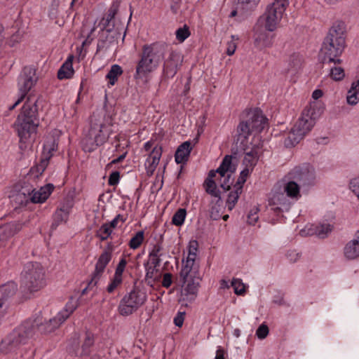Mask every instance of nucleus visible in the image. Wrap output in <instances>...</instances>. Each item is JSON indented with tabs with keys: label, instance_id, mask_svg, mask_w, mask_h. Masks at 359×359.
<instances>
[{
	"label": "nucleus",
	"instance_id": "58836bf2",
	"mask_svg": "<svg viewBox=\"0 0 359 359\" xmlns=\"http://www.w3.org/2000/svg\"><path fill=\"white\" fill-rule=\"evenodd\" d=\"M144 241V232L140 231L135 233L130 241L129 246L130 248L135 250L138 248Z\"/></svg>",
	"mask_w": 359,
	"mask_h": 359
},
{
	"label": "nucleus",
	"instance_id": "6ab92c4d",
	"mask_svg": "<svg viewBox=\"0 0 359 359\" xmlns=\"http://www.w3.org/2000/svg\"><path fill=\"white\" fill-rule=\"evenodd\" d=\"M162 152L161 146L156 145L152 148L145 161V169L148 175L151 176L154 174L159 163Z\"/></svg>",
	"mask_w": 359,
	"mask_h": 359
},
{
	"label": "nucleus",
	"instance_id": "864d4df0",
	"mask_svg": "<svg viewBox=\"0 0 359 359\" xmlns=\"http://www.w3.org/2000/svg\"><path fill=\"white\" fill-rule=\"evenodd\" d=\"M236 40H238V38H236L234 36H232L231 40L228 42L226 48L227 55H231L234 53L236 48Z\"/></svg>",
	"mask_w": 359,
	"mask_h": 359
},
{
	"label": "nucleus",
	"instance_id": "4468645a",
	"mask_svg": "<svg viewBox=\"0 0 359 359\" xmlns=\"http://www.w3.org/2000/svg\"><path fill=\"white\" fill-rule=\"evenodd\" d=\"M267 125V118L259 109L248 111V135L254 133L259 134Z\"/></svg>",
	"mask_w": 359,
	"mask_h": 359
},
{
	"label": "nucleus",
	"instance_id": "79ce46f5",
	"mask_svg": "<svg viewBox=\"0 0 359 359\" xmlns=\"http://www.w3.org/2000/svg\"><path fill=\"white\" fill-rule=\"evenodd\" d=\"M175 35L179 42L184 41L190 36L189 27L184 25L183 27L179 28L177 29Z\"/></svg>",
	"mask_w": 359,
	"mask_h": 359
},
{
	"label": "nucleus",
	"instance_id": "9b49d317",
	"mask_svg": "<svg viewBox=\"0 0 359 359\" xmlns=\"http://www.w3.org/2000/svg\"><path fill=\"white\" fill-rule=\"evenodd\" d=\"M57 139L58 135H50L46 137V142L43 146V158L39 165L32 169L34 172L36 170L37 172L41 174L48 164V160L52 156L53 153L56 151L57 148Z\"/></svg>",
	"mask_w": 359,
	"mask_h": 359
},
{
	"label": "nucleus",
	"instance_id": "13d9d810",
	"mask_svg": "<svg viewBox=\"0 0 359 359\" xmlns=\"http://www.w3.org/2000/svg\"><path fill=\"white\" fill-rule=\"evenodd\" d=\"M126 259H121L117 267H116V271H115V274L116 276H120V277H122V274H123V272L126 268Z\"/></svg>",
	"mask_w": 359,
	"mask_h": 359
},
{
	"label": "nucleus",
	"instance_id": "dca6fc26",
	"mask_svg": "<svg viewBox=\"0 0 359 359\" xmlns=\"http://www.w3.org/2000/svg\"><path fill=\"white\" fill-rule=\"evenodd\" d=\"M158 68L152 60L148 57L142 52L141 58L137 64L135 77L136 79H143L148 76L151 73Z\"/></svg>",
	"mask_w": 359,
	"mask_h": 359
},
{
	"label": "nucleus",
	"instance_id": "f704fd0d",
	"mask_svg": "<svg viewBox=\"0 0 359 359\" xmlns=\"http://www.w3.org/2000/svg\"><path fill=\"white\" fill-rule=\"evenodd\" d=\"M337 62H334L336 65ZM329 75L330 78L335 81H342L346 76L344 67L339 65H334L330 68Z\"/></svg>",
	"mask_w": 359,
	"mask_h": 359
},
{
	"label": "nucleus",
	"instance_id": "393cba45",
	"mask_svg": "<svg viewBox=\"0 0 359 359\" xmlns=\"http://www.w3.org/2000/svg\"><path fill=\"white\" fill-rule=\"evenodd\" d=\"M192 147L189 142H184L177 148L175 155V160L178 164L184 163L188 161Z\"/></svg>",
	"mask_w": 359,
	"mask_h": 359
},
{
	"label": "nucleus",
	"instance_id": "774afa93",
	"mask_svg": "<svg viewBox=\"0 0 359 359\" xmlns=\"http://www.w3.org/2000/svg\"><path fill=\"white\" fill-rule=\"evenodd\" d=\"M152 148V143L151 142H147L144 145V149L145 151H149Z\"/></svg>",
	"mask_w": 359,
	"mask_h": 359
},
{
	"label": "nucleus",
	"instance_id": "4d7b16f0",
	"mask_svg": "<svg viewBox=\"0 0 359 359\" xmlns=\"http://www.w3.org/2000/svg\"><path fill=\"white\" fill-rule=\"evenodd\" d=\"M126 219L121 215H116V217L109 223H107L111 226V229H114L118 225L119 223L123 224Z\"/></svg>",
	"mask_w": 359,
	"mask_h": 359
},
{
	"label": "nucleus",
	"instance_id": "bb28decb",
	"mask_svg": "<svg viewBox=\"0 0 359 359\" xmlns=\"http://www.w3.org/2000/svg\"><path fill=\"white\" fill-rule=\"evenodd\" d=\"M343 253L344 257L348 260H355L359 258V244L353 238L346 244Z\"/></svg>",
	"mask_w": 359,
	"mask_h": 359
},
{
	"label": "nucleus",
	"instance_id": "7c9ffc66",
	"mask_svg": "<svg viewBox=\"0 0 359 359\" xmlns=\"http://www.w3.org/2000/svg\"><path fill=\"white\" fill-rule=\"evenodd\" d=\"M195 263V260L186 259L183 260L182 268L180 271V277L182 280H192L196 279L195 273L193 271V267Z\"/></svg>",
	"mask_w": 359,
	"mask_h": 359
},
{
	"label": "nucleus",
	"instance_id": "2eb2a0df",
	"mask_svg": "<svg viewBox=\"0 0 359 359\" xmlns=\"http://www.w3.org/2000/svg\"><path fill=\"white\" fill-rule=\"evenodd\" d=\"M269 205L274 211L289 210L291 202L284 192L272 191L269 198Z\"/></svg>",
	"mask_w": 359,
	"mask_h": 359
},
{
	"label": "nucleus",
	"instance_id": "6e6d98bb",
	"mask_svg": "<svg viewBox=\"0 0 359 359\" xmlns=\"http://www.w3.org/2000/svg\"><path fill=\"white\" fill-rule=\"evenodd\" d=\"M259 156V150L258 148H256L250 153H248V163L252 161L251 165H255L258 160Z\"/></svg>",
	"mask_w": 359,
	"mask_h": 359
},
{
	"label": "nucleus",
	"instance_id": "ea45409f",
	"mask_svg": "<svg viewBox=\"0 0 359 359\" xmlns=\"http://www.w3.org/2000/svg\"><path fill=\"white\" fill-rule=\"evenodd\" d=\"M186 215L187 212L184 209H179L172 217V223L176 226H181L184 222Z\"/></svg>",
	"mask_w": 359,
	"mask_h": 359
},
{
	"label": "nucleus",
	"instance_id": "8fccbe9b",
	"mask_svg": "<svg viewBox=\"0 0 359 359\" xmlns=\"http://www.w3.org/2000/svg\"><path fill=\"white\" fill-rule=\"evenodd\" d=\"M269 330L267 325L262 324L256 330V336L259 339H265L269 334Z\"/></svg>",
	"mask_w": 359,
	"mask_h": 359
},
{
	"label": "nucleus",
	"instance_id": "cd10ccee",
	"mask_svg": "<svg viewBox=\"0 0 359 359\" xmlns=\"http://www.w3.org/2000/svg\"><path fill=\"white\" fill-rule=\"evenodd\" d=\"M236 144L238 149L245 151L247 147V123L241 122L237 128Z\"/></svg>",
	"mask_w": 359,
	"mask_h": 359
},
{
	"label": "nucleus",
	"instance_id": "e433bc0d",
	"mask_svg": "<svg viewBox=\"0 0 359 359\" xmlns=\"http://www.w3.org/2000/svg\"><path fill=\"white\" fill-rule=\"evenodd\" d=\"M113 232V230L111 229V226L109 224L105 223L103 224L97 230L96 236L101 240V241H105L107 238H109L111 233Z\"/></svg>",
	"mask_w": 359,
	"mask_h": 359
},
{
	"label": "nucleus",
	"instance_id": "338daca9",
	"mask_svg": "<svg viewBox=\"0 0 359 359\" xmlns=\"http://www.w3.org/2000/svg\"><path fill=\"white\" fill-rule=\"evenodd\" d=\"M4 39V27L0 25V46L2 44Z\"/></svg>",
	"mask_w": 359,
	"mask_h": 359
},
{
	"label": "nucleus",
	"instance_id": "5701e85b",
	"mask_svg": "<svg viewBox=\"0 0 359 359\" xmlns=\"http://www.w3.org/2000/svg\"><path fill=\"white\" fill-rule=\"evenodd\" d=\"M219 177H217V173L214 171H210L208 179L205 180L204 186L206 191L211 196L217 198L220 200L219 191L217 187V182H218Z\"/></svg>",
	"mask_w": 359,
	"mask_h": 359
},
{
	"label": "nucleus",
	"instance_id": "de8ad7c7",
	"mask_svg": "<svg viewBox=\"0 0 359 359\" xmlns=\"http://www.w3.org/2000/svg\"><path fill=\"white\" fill-rule=\"evenodd\" d=\"M348 187L350 191L359 201V178L352 179L349 182Z\"/></svg>",
	"mask_w": 359,
	"mask_h": 359
},
{
	"label": "nucleus",
	"instance_id": "6e6552de",
	"mask_svg": "<svg viewBox=\"0 0 359 359\" xmlns=\"http://www.w3.org/2000/svg\"><path fill=\"white\" fill-rule=\"evenodd\" d=\"M78 306L76 299L71 298L65 306L58 313L42 325V329L46 332H52L57 329L74 311Z\"/></svg>",
	"mask_w": 359,
	"mask_h": 359
},
{
	"label": "nucleus",
	"instance_id": "7ed1b4c3",
	"mask_svg": "<svg viewBox=\"0 0 359 359\" xmlns=\"http://www.w3.org/2000/svg\"><path fill=\"white\" fill-rule=\"evenodd\" d=\"M346 25L342 21H336L332 25L328 35L325 39L322 51L330 62L340 63L337 59L346 47Z\"/></svg>",
	"mask_w": 359,
	"mask_h": 359
},
{
	"label": "nucleus",
	"instance_id": "603ef678",
	"mask_svg": "<svg viewBox=\"0 0 359 359\" xmlns=\"http://www.w3.org/2000/svg\"><path fill=\"white\" fill-rule=\"evenodd\" d=\"M13 347L12 341L9 339H4L0 345V349L2 352L7 353Z\"/></svg>",
	"mask_w": 359,
	"mask_h": 359
},
{
	"label": "nucleus",
	"instance_id": "4c0bfd02",
	"mask_svg": "<svg viewBox=\"0 0 359 359\" xmlns=\"http://www.w3.org/2000/svg\"><path fill=\"white\" fill-rule=\"evenodd\" d=\"M332 229L333 226L330 223H323L316 226V236L325 238L332 231Z\"/></svg>",
	"mask_w": 359,
	"mask_h": 359
},
{
	"label": "nucleus",
	"instance_id": "f257e3e1",
	"mask_svg": "<svg viewBox=\"0 0 359 359\" xmlns=\"http://www.w3.org/2000/svg\"><path fill=\"white\" fill-rule=\"evenodd\" d=\"M324 112V107L316 103L309 104L302 111V114L295 123L285 142L287 146H294L309 133L313 127L316 121Z\"/></svg>",
	"mask_w": 359,
	"mask_h": 359
},
{
	"label": "nucleus",
	"instance_id": "4be33fe9",
	"mask_svg": "<svg viewBox=\"0 0 359 359\" xmlns=\"http://www.w3.org/2000/svg\"><path fill=\"white\" fill-rule=\"evenodd\" d=\"M274 36L266 32L257 33L255 37V45L259 49L271 47L273 43Z\"/></svg>",
	"mask_w": 359,
	"mask_h": 359
},
{
	"label": "nucleus",
	"instance_id": "a19ab883",
	"mask_svg": "<svg viewBox=\"0 0 359 359\" xmlns=\"http://www.w3.org/2000/svg\"><path fill=\"white\" fill-rule=\"evenodd\" d=\"M198 244L196 241H191L188 246V255L187 258L196 260L197 257Z\"/></svg>",
	"mask_w": 359,
	"mask_h": 359
},
{
	"label": "nucleus",
	"instance_id": "09e8293b",
	"mask_svg": "<svg viewBox=\"0 0 359 359\" xmlns=\"http://www.w3.org/2000/svg\"><path fill=\"white\" fill-rule=\"evenodd\" d=\"M259 210V208L257 205H254L252 207L250 215H248V219H250V220H248V224H255L257 222L259 218L257 213Z\"/></svg>",
	"mask_w": 359,
	"mask_h": 359
},
{
	"label": "nucleus",
	"instance_id": "a18cd8bd",
	"mask_svg": "<svg viewBox=\"0 0 359 359\" xmlns=\"http://www.w3.org/2000/svg\"><path fill=\"white\" fill-rule=\"evenodd\" d=\"M302 236L316 235V226L313 224H306L299 231Z\"/></svg>",
	"mask_w": 359,
	"mask_h": 359
},
{
	"label": "nucleus",
	"instance_id": "aec40b11",
	"mask_svg": "<svg viewBox=\"0 0 359 359\" xmlns=\"http://www.w3.org/2000/svg\"><path fill=\"white\" fill-rule=\"evenodd\" d=\"M80 348L79 349L75 348L74 344H70L68 347V351L69 353L76 356H83L88 355L90 352V348L94 343V338L92 334H88L85 336L84 339L79 342Z\"/></svg>",
	"mask_w": 359,
	"mask_h": 359
},
{
	"label": "nucleus",
	"instance_id": "20e7f679",
	"mask_svg": "<svg viewBox=\"0 0 359 359\" xmlns=\"http://www.w3.org/2000/svg\"><path fill=\"white\" fill-rule=\"evenodd\" d=\"M39 125L35 101L28 99L24 104L15 123V128L22 140L31 137Z\"/></svg>",
	"mask_w": 359,
	"mask_h": 359
},
{
	"label": "nucleus",
	"instance_id": "2f4dec72",
	"mask_svg": "<svg viewBox=\"0 0 359 359\" xmlns=\"http://www.w3.org/2000/svg\"><path fill=\"white\" fill-rule=\"evenodd\" d=\"M74 60L73 55H69L65 62L62 65L58 71L57 76L60 79L71 78L74 74V69L72 62Z\"/></svg>",
	"mask_w": 359,
	"mask_h": 359
},
{
	"label": "nucleus",
	"instance_id": "f03ea898",
	"mask_svg": "<svg viewBox=\"0 0 359 359\" xmlns=\"http://www.w3.org/2000/svg\"><path fill=\"white\" fill-rule=\"evenodd\" d=\"M111 126L109 117L94 114L90 121L89 131L82 141L83 149L90 152L104 144L112 132Z\"/></svg>",
	"mask_w": 359,
	"mask_h": 359
},
{
	"label": "nucleus",
	"instance_id": "a211bd4d",
	"mask_svg": "<svg viewBox=\"0 0 359 359\" xmlns=\"http://www.w3.org/2000/svg\"><path fill=\"white\" fill-rule=\"evenodd\" d=\"M162 152L161 146L156 145L152 148L145 161V169L148 175L151 176L154 174L159 163Z\"/></svg>",
	"mask_w": 359,
	"mask_h": 359
},
{
	"label": "nucleus",
	"instance_id": "72a5a7b5",
	"mask_svg": "<svg viewBox=\"0 0 359 359\" xmlns=\"http://www.w3.org/2000/svg\"><path fill=\"white\" fill-rule=\"evenodd\" d=\"M122 73V68L118 65H113L107 74L106 79L109 80L111 86H114L116 82L118 77L121 76Z\"/></svg>",
	"mask_w": 359,
	"mask_h": 359
},
{
	"label": "nucleus",
	"instance_id": "39448f33",
	"mask_svg": "<svg viewBox=\"0 0 359 359\" xmlns=\"http://www.w3.org/2000/svg\"><path fill=\"white\" fill-rule=\"evenodd\" d=\"M46 285V271L39 263L27 264L21 277V288L27 293L39 292Z\"/></svg>",
	"mask_w": 359,
	"mask_h": 359
},
{
	"label": "nucleus",
	"instance_id": "e2e57ef3",
	"mask_svg": "<svg viewBox=\"0 0 359 359\" xmlns=\"http://www.w3.org/2000/svg\"><path fill=\"white\" fill-rule=\"evenodd\" d=\"M287 257L290 262H295L299 259V255L296 251L293 250L288 252Z\"/></svg>",
	"mask_w": 359,
	"mask_h": 359
},
{
	"label": "nucleus",
	"instance_id": "9d476101",
	"mask_svg": "<svg viewBox=\"0 0 359 359\" xmlns=\"http://www.w3.org/2000/svg\"><path fill=\"white\" fill-rule=\"evenodd\" d=\"M199 285L198 279L183 280L179 302L186 306L192 303L197 297Z\"/></svg>",
	"mask_w": 359,
	"mask_h": 359
},
{
	"label": "nucleus",
	"instance_id": "5fc2aeb1",
	"mask_svg": "<svg viewBox=\"0 0 359 359\" xmlns=\"http://www.w3.org/2000/svg\"><path fill=\"white\" fill-rule=\"evenodd\" d=\"M247 180V172L244 170L241 172V175L238 179L236 184L235 187L237 190L241 191L243 184Z\"/></svg>",
	"mask_w": 359,
	"mask_h": 359
},
{
	"label": "nucleus",
	"instance_id": "0eeeda50",
	"mask_svg": "<svg viewBox=\"0 0 359 359\" xmlns=\"http://www.w3.org/2000/svg\"><path fill=\"white\" fill-rule=\"evenodd\" d=\"M146 299V293L135 289L123 298L118 306V312L121 316H129L141 306Z\"/></svg>",
	"mask_w": 359,
	"mask_h": 359
},
{
	"label": "nucleus",
	"instance_id": "3c124183",
	"mask_svg": "<svg viewBox=\"0 0 359 359\" xmlns=\"http://www.w3.org/2000/svg\"><path fill=\"white\" fill-rule=\"evenodd\" d=\"M122 282V277L114 275L113 280L107 287V291L112 292Z\"/></svg>",
	"mask_w": 359,
	"mask_h": 359
},
{
	"label": "nucleus",
	"instance_id": "37998d69",
	"mask_svg": "<svg viewBox=\"0 0 359 359\" xmlns=\"http://www.w3.org/2000/svg\"><path fill=\"white\" fill-rule=\"evenodd\" d=\"M241 192V191H238L237 189H236L235 191L230 192L226 201L229 210L233 209Z\"/></svg>",
	"mask_w": 359,
	"mask_h": 359
},
{
	"label": "nucleus",
	"instance_id": "052dcab7",
	"mask_svg": "<svg viewBox=\"0 0 359 359\" xmlns=\"http://www.w3.org/2000/svg\"><path fill=\"white\" fill-rule=\"evenodd\" d=\"M172 275L169 273H165L163 278L162 285L166 288L172 284Z\"/></svg>",
	"mask_w": 359,
	"mask_h": 359
},
{
	"label": "nucleus",
	"instance_id": "1a4fd4ad",
	"mask_svg": "<svg viewBox=\"0 0 359 359\" xmlns=\"http://www.w3.org/2000/svg\"><path fill=\"white\" fill-rule=\"evenodd\" d=\"M37 81L35 70L32 68H25L18 79V90L20 97L10 109H13L25 98L27 93L31 90Z\"/></svg>",
	"mask_w": 359,
	"mask_h": 359
},
{
	"label": "nucleus",
	"instance_id": "69168bd1",
	"mask_svg": "<svg viewBox=\"0 0 359 359\" xmlns=\"http://www.w3.org/2000/svg\"><path fill=\"white\" fill-rule=\"evenodd\" d=\"M225 352L222 348H219L217 350L216 355L215 359H224Z\"/></svg>",
	"mask_w": 359,
	"mask_h": 359
},
{
	"label": "nucleus",
	"instance_id": "680f3d73",
	"mask_svg": "<svg viewBox=\"0 0 359 359\" xmlns=\"http://www.w3.org/2000/svg\"><path fill=\"white\" fill-rule=\"evenodd\" d=\"M184 320V313H179L174 318V323L176 326L180 327L182 326Z\"/></svg>",
	"mask_w": 359,
	"mask_h": 359
},
{
	"label": "nucleus",
	"instance_id": "473e14b6",
	"mask_svg": "<svg viewBox=\"0 0 359 359\" xmlns=\"http://www.w3.org/2000/svg\"><path fill=\"white\" fill-rule=\"evenodd\" d=\"M146 271V281L150 285H153L161 276L160 270L156 266H148Z\"/></svg>",
	"mask_w": 359,
	"mask_h": 359
},
{
	"label": "nucleus",
	"instance_id": "0e129e2a",
	"mask_svg": "<svg viewBox=\"0 0 359 359\" xmlns=\"http://www.w3.org/2000/svg\"><path fill=\"white\" fill-rule=\"evenodd\" d=\"M323 95V90L320 89L315 90L312 93V98L313 100H318L319 98L322 97Z\"/></svg>",
	"mask_w": 359,
	"mask_h": 359
},
{
	"label": "nucleus",
	"instance_id": "423d86ee",
	"mask_svg": "<svg viewBox=\"0 0 359 359\" xmlns=\"http://www.w3.org/2000/svg\"><path fill=\"white\" fill-rule=\"evenodd\" d=\"M288 4V0H273L266 6L260 18L266 31L272 32L277 29Z\"/></svg>",
	"mask_w": 359,
	"mask_h": 359
},
{
	"label": "nucleus",
	"instance_id": "a878e982",
	"mask_svg": "<svg viewBox=\"0 0 359 359\" xmlns=\"http://www.w3.org/2000/svg\"><path fill=\"white\" fill-rule=\"evenodd\" d=\"M283 192L290 200L298 201L301 196L300 187L294 181L287 182L283 187Z\"/></svg>",
	"mask_w": 359,
	"mask_h": 359
},
{
	"label": "nucleus",
	"instance_id": "b1692460",
	"mask_svg": "<svg viewBox=\"0 0 359 359\" xmlns=\"http://www.w3.org/2000/svg\"><path fill=\"white\" fill-rule=\"evenodd\" d=\"M111 258V254L109 251H104L101 254L95 265L93 279L98 278L102 275Z\"/></svg>",
	"mask_w": 359,
	"mask_h": 359
},
{
	"label": "nucleus",
	"instance_id": "ddd939ff",
	"mask_svg": "<svg viewBox=\"0 0 359 359\" xmlns=\"http://www.w3.org/2000/svg\"><path fill=\"white\" fill-rule=\"evenodd\" d=\"M168 56L165 57L163 61V73L168 78L173 77L183 62L182 55L177 50L171 49L168 46Z\"/></svg>",
	"mask_w": 359,
	"mask_h": 359
},
{
	"label": "nucleus",
	"instance_id": "f8f14e48",
	"mask_svg": "<svg viewBox=\"0 0 359 359\" xmlns=\"http://www.w3.org/2000/svg\"><path fill=\"white\" fill-rule=\"evenodd\" d=\"M142 52L158 67L168 52V45L163 42L147 44L143 46Z\"/></svg>",
	"mask_w": 359,
	"mask_h": 359
},
{
	"label": "nucleus",
	"instance_id": "bf43d9fd",
	"mask_svg": "<svg viewBox=\"0 0 359 359\" xmlns=\"http://www.w3.org/2000/svg\"><path fill=\"white\" fill-rule=\"evenodd\" d=\"M119 181V172H112L109 177V184L111 186L116 185L118 184Z\"/></svg>",
	"mask_w": 359,
	"mask_h": 359
},
{
	"label": "nucleus",
	"instance_id": "c03bdc74",
	"mask_svg": "<svg viewBox=\"0 0 359 359\" xmlns=\"http://www.w3.org/2000/svg\"><path fill=\"white\" fill-rule=\"evenodd\" d=\"M231 285L237 294H243L245 292V286L239 279H233Z\"/></svg>",
	"mask_w": 359,
	"mask_h": 359
},
{
	"label": "nucleus",
	"instance_id": "412c9836",
	"mask_svg": "<svg viewBox=\"0 0 359 359\" xmlns=\"http://www.w3.org/2000/svg\"><path fill=\"white\" fill-rule=\"evenodd\" d=\"M52 184H47L39 189H34L31 194V201L34 203H41L46 201L53 190Z\"/></svg>",
	"mask_w": 359,
	"mask_h": 359
},
{
	"label": "nucleus",
	"instance_id": "f3484780",
	"mask_svg": "<svg viewBox=\"0 0 359 359\" xmlns=\"http://www.w3.org/2000/svg\"><path fill=\"white\" fill-rule=\"evenodd\" d=\"M291 175L294 179L302 181L304 183H310L315 179V170L309 165H303L299 167L294 168Z\"/></svg>",
	"mask_w": 359,
	"mask_h": 359
},
{
	"label": "nucleus",
	"instance_id": "c756f323",
	"mask_svg": "<svg viewBox=\"0 0 359 359\" xmlns=\"http://www.w3.org/2000/svg\"><path fill=\"white\" fill-rule=\"evenodd\" d=\"M232 158L231 156H226L219 167L214 171L215 173H217V175H219L222 177H227L226 174H233L235 171L234 167L231 164Z\"/></svg>",
	"mask_w": 359,
	"mask_h": 359
},
{
	"label": "nucleus",
	"instance_id": "c85d7f7f",
	"mask_svg": "<svg viewBox=\"0 0 359 359\" xmlns=\"http://www.w3.org/2000/svg\"><path fill=\"white\" fill-rule=\"evenodd\" d=\"M346 98L347 104L351 106H355L359 102V79L352 82Z\"/></svg>",
	"mask_w": 359,
	"mask_h": 359
},
{
	"label": "nucleus",
	"instance_id": "49530a36",
	"mask_svg": "<svg viewBox=\"0 0 359 359\" xmlns=\"http://www.w3.org/2000/svg\"><path fill=\"white\" fill-rule=\"evenodd\" d=\"M227 177H222L217 175V177H219L218 180V184H219L220 187L224 190L227 191L230 188L231 185V178L232 176V174H226Z\"/></svg>",
	"mask_w": 359,
	"mask_h": 359
},
{
	"label": "nucleus",
	"instance_id": "c9c22d12",
	"mask_svg": "<svg viewBox=\"0 0 359 359\" xmlns=\"http://www.w3.org/2000/svg\"><path fill=\"white\" fill-rule=\"evenodd\" d=\"M70 206H62L57 210L55 213V219L58 223L65 222L68 219Z\"/></svg>",
	"mask_w": 359,
	"mask_h": 359
}]
</instances>
